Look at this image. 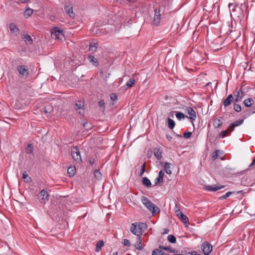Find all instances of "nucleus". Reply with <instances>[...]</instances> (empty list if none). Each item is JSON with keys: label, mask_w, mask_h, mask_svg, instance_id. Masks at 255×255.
Wrapping results in <instances>:
<instances>
[{"label": "nucleus", "mask_w": 255, "mask_h": 255, "mask_svg": "<svg viewBox=\"0 0 255 255\" xmlns=\"http://www.w3.org/2000/svg\"><path fill=\"white\" fill-rule=\"evenodd\" d=\"M135 247L138 250L142 249L141 237H137V241L135 244Z\"/></svg>", "instance_id": "obj_18"}, {"label": "nucleus", "mask_w": 255, "mask_h": 255, "mask_svg": "<svg viewBox=\"0 0 255 255\" xmlns=\"http://www.w3.org/2000/svg\"><path fill=\"white\" fill-rule=\"evenodd\" d=\"M123 244L125 246L129 247L130 246V243L129 241L126 239H125L123 241Z\"/></svg>", "instance_id": "obj_47"}, {"label": "nucleus", "mask_w": 255, "mask_h": 255, "mask_svg": "<svg viewBox=\"0 0 255 255\" xmlns=\"http://www.w3.org/2000/svg\"><path fill=\"white\" fill-rule=\"evenodd\" d=\"M88 160H89V163L91 165H93L94 163H95V160L93 157H89Z\"/></svg>", "instance_id": "obj_49"}, {"label": "nucleus", "mask_w": 255, "mask_h": 255, "mask_svg": "<svg viewBox=\"0 0 255 255\" xmlns=\"http://www.w3.org/2000/svg\"><path fill=\"white\" fill-rule=\"evenodd\" d=\"M254 113H255V111H253V112H252V114H254Z\"/></svg>", "instance_id": "obj_62"}, {"label": "nucleus", "mask_w": 255, "mask_h": 255, "mask_svg": "<svg viewBox=\"0 0 255 255\" xmlns=\"http://www.w3.org/2000/svg\"><path fill=\"white\" fill-rule=\"evenodd\" d=\"M40 196L42 197V200H46L47 201L49 200V194L45 189L42 190L40 192Z\"/></svg>", "instance_id": "obj_22"}, {"label": "nucleus", "mask_w": 255, "mask_h": 255, "mask_svg": "<svg viewBox=\"0 0 255 255\" xmlns=\"http://www.w3.org/2000/svg\"><path fill=\"white\" fill-rule=\"evenodd\" d=\"M175 122L172 120L171 119L168 118V119H167V126H168V127L172 129L174 127H175Z\"/></svg>", "instance_id": "obj_24"}, {"label": "nucleus", "mask_w": 255, "mask_h": 255, "mask_svg": "<svg viewBox=\"0 0 255 255\" xmlns=\"http://www.w3.org/2000/svg\"><path fill=\"white\" fill-rule=\"evenodd\" d=\"M75 109L77 111L78 110H80L79 111V113L80 115H83L84 114V109L83 107L84 106V103L83 102L81 101H78L77 103L75 104Z\"/></svg>", "instance_id": "obj_9"}, {"label": "nucleus", "mask_w": 255, "mask_h": 255, "mask_svg": "<svg viewBox=\"0 0 255 255\" xmlns=\"http://www.w3.org/2000/svg\"><path fill=\"white\" fill-rule=\"evenodd\" d=\"M155 184L154 185L155 186H156L159 183H161L163 182V179L159 177H158L156 179H155Z\"/></svg>", "instance_id": "obj_46"}, {"label": "nucleus", "mask_w": 255, "mask_h": 255, "mask_svg": "<svg viewBox=\"0 0 255 255\" xmlns=\"http://www.w3.org/2000/svg\"><path fill=\"white\" fill-rule=\"evenodd\" d=\"M22 179L25 180L26 182H30L31 181V179L30 177L28 176L26 171H24L22 174Z\"/></svg>", "instance_id": "obj_31"}, {"label": "nucleus", "mask_w": 255, "mask_h": 255, "mask_svg": "<svg viewBox=\"0 0 255 255\" xmlns=\"http://www.w3.org/2000/svg\"><path fill=\"white\" fill-rule=\"evenodd\" d=\"M171 164L169 162H165L164 163V170L167 174H171V171L170 170V166Z\"/></svg>", "instance_id": "obj_21"}, {"label": "nucleus", "mask_w": 255, "mask_h": 255, "mask_svg": "<svg viewBox=\"0 0 255 255\" xmlns=\"http://www.w3.org/2000/svg\"><path fill=\"white\" fill-rule=\"evenodd\" d=\"M147 226L143 223H135L131 224V227L130 229V232L134 235L138 237H141L142 234V230L144 228L146 229Z\"/></svg>", "instance_id": "obj_2"}, {"label": "nucleus", "mask_w": 255, "mask_h": 255, "mask_svg": "<svg viewBox=\"0 0 255 255\" xmlns=\"http://www.w3.org/2000/svg\"><path fill=\"white\" fill-rule=\"evenodd\" d=\"M192 255H201L200 254H198L196 252H192L191 253Z\"/></svg>", "instance_id": "obj_57"}, {"label": "nucleus", "mask_w": 255, "mask_h": 255, "mask_svg": "<svg viewBox=\"0 0 255 255\" xmlns=\"http://www.w3.org/2000/svg\"><path fill=\"white\" fill-rule=\"evenodd\" d=\"M212 246L209 243L205 242L202 243L201 249L205 255H209L212 251Z\"/></svg>", "instance_id": "obj_5"}, {"label": "nucleus", "mask_w": 255, "mask_h": 255, "mask_svg": "<svg viewBox=\"0 0 255 255\" xmlns=\"http://www.w3.org/2000/svg\"><path fill=\"white\" fill-rule=\"evenodd\" d=\"M242 88L241 87L240 89L237 91V94H235V99L234 101L235 102V103H238L242 101L244 96V92L242 91Z\"/></svg>", "instance_id": "obj_11"}, {"label": "nucleus", "mask_w": 255, "mask_h": 255, "mask_svg": "<svg viewBox=\"0 0 255 255\" xmlns=\"http://www.w3.org/2000/svg\"><path fill=\"white\" fill-rule=\"evenodd\" d=\"M254 104V101L252 98H248L244 101V104L246 107H251Z\"/></svg>", "instance_id": "obj_20"}, {"label": "nucleus", "mask_w": 255, "mask_h": 255, "mask_svg": "<svg viewBox=\"0 0 255 255\" xmlns=\"http://www.w3.org/2000/svg\"><path fill=\"white\" fill-rule=\"evenodd\" d=\"M192 132L190 131H185L183 133V137L186 138H189L191 136Z\"/></svg>", "instance_id": "obj_44"}, {"label": "nucleus", "mask_w": 255, "mask_h": 255, "mask_svg": "<svg viewBox=\"0 0 255 255\" xmlns=\"http://www.w3.org/2000/svg\"><path fill=\"white\" fill-rule=\"evenodd\" d=\"M22 39L29 44H32L33 40L29 35L26 34L23 35Z\"/></svg>", "instance_id": "obj_23"}, {"label": "nucleus", "mask_w": 255, "mask_h": 255, "mask_svg": "<svg viewBox=\"0 0 255 255\" xmlns=\"http://www.w3.org/2000/svg\"><path fill=\"white\" fill-rule=\"evenodd\" d=\"M234 193L233 192H231V191H229V192H228L227 193H226L225 195L220 197L219 198V199L220 200H224V199H227V198H228L230 195H231L232 194H233Z\"/></svg>", "instance_id": "obj_36"}, {"label": "nucleus", "mask_w": 255, "mask_h": 255, "mask_svg": "<svg viewBox=\"0 0 255 255\" xmlns=\"http://www.w3.org/2000/svg\"><path fill=\"white\" fill-rule=\"evenodd\" d=\"M162 250L167 251L168 253H177V251L173 249L172 250L170 247H165L160 245L158 248L154 250L152 252V255H169L168 254H165Z\"/></svg>", "instance_id": "obj_3"}, {"label": "nucleus", "mask_w": 255, "mask_h": 255, "mask_svg": "<svg viewBox=\"0 0 255 255\" xmlns=\"http://www.w3.org/2000/svg\"><path fill=\"white\" fill-rule=\"evenodd\" d=\"M145 162H144L141 167V171L139 173V176H142L143 174L144 171H145Z\"/></svg>", "instance_id": "obj_45"}, {"label": "nucleus", "mask_w": 255, "mask_h": 255, "mask_svg": "<svg viewBox=\"0 0 255 255\" xmlns=\"http://www.w3.org/2000/svg\"><path fill=\"white\" fill-rule=\"evenodd\" d=\"M177 136H178V137H182V136L181 135H179V134H177Z\"/></svg>", "instance_id": "obj_59"}, {"label": "nucleus", "mask_w": 255, "mask_h": 255, "mask_svg": "<svg viewBox=\"0 0 255 255\" xmlns=\"http://www.w3.org/2000/svg\"><path fill=\"white\" fill-rule=\"evenodd\" d=\"M167 240L169 242L172 244L175 243L176 242V237L172 235H169L167 237Z\"/></svg>", "instance_id": "obj_34"}, {"label": "nucleus", "mask_w": 255, "mask_h": 255, "mask_svg": "<svg viewBox=\"0 0 255 255\" xmlns=\"http://www.w3.org/2000/svg\"><path fill=\"white\" fill-rule=\"evenodd\" d=\"M154 15H157V16L161 15L159 9L158 10L157 8H154Z\"/></svg>", "instance_id": "obj_50"}, {"label": "nucleus", "mask_w": 255, "mask_h": 255, "mask_svg": "<svg viewBox=\"0 0 255 255\" xmlns=\"http://www.w3.org/2000/svg\"><path fill=\"white\" fill-rule=\"evenodd\" d=\"M83 127L86 130H88L92 128V124L86 122L83 123Z\"/></svg>", "instance_id": "obj_41"}, {"label": "nucleus", "mask_w": 255, "mask_h": 255, "mask_svg": "<svg viewBox=\"0 0 255 255\" xmlns=\"http://www.w3.org/2000/svg\"><path fill=\"white\" fill-rule=\"evenodd\" d=\"M235 127H234V126L232 127V123H231L227 129L229 131V132L230 133V132H231L232 131H233L234 130V128Z\"/></svg>", "instance_id": "obj_51"}, {"label": "nucleus", "mask_w": 255, "mask_h": 255, "mask_svg": "<svg viewBox=\"0 0 255 255\" xmlns=\"http://www.w3.org/2000/svg\"><path fill=\"white\" fill-rule=\"evenodd\" d=\"M225 187L224 185H221L218 186L216 184L212 185H209V186H206L205 187V188L206 190L210 191L215 192L218 190L223 189Z\"/></svg>", "instance_id": "obj_10"}, {"label": "nucleus", "mask_w": 255, "mask_h": 255, "mask_svg": "<svg viewBox=\"0 0 255 255\" xmlns=\"http://www.w3.org/2000/svg\"><path fill=\"white\" fill-rule=\"evenodd\" d=\"M99 106L101 107L102 111H104L105 110V102L103 100H101L98 102Z\"/></svg>", "instance_id": "obj_40"}, {"label": "nucleus", "mask_w": 255, "mask_h": 255, "mask_svg": "<svg viewBox=\"0 0 255 255\" xmlns=\"http://www.w3.org/2000/svg\"><path fill=\"white\" fill-rule=\"evenodd\" d=\"M33 13V10L30 8L26 9L24 11L25 15L30 16Z\"/></svg>", "instance_id": "obj_42"}, {"label": "nucleus", "mask_w": 255, "mask_h": 255, "mask_svg": "<svg viewBox=\"0 0 255 255\" xmlns=\"http://www.w3.org/2000/svg\"><path fill=\"white\" fill-rule=\"evenodd\" d=\"M255 167V158L253 160L252 162L250 164L249 167Z\"/></svg>", "instance_id": "obj_54"}, {"label": "nucleus", "mask_w": 255, "mask_h": 255, "mask_svg": "<svg viewBox=\"0 0 255 255\" xmlns=\"http://www.w3.org/2000/svg\"><path fill=\"white\" fill-rule=\"evenodd\" d=\"M17 71L20 75L27 77L29 75L28 69L23 65H19L17 67Z\"/></svg>", "instance_id": "obj_8"}, {"label": "nucleus", "mask_w": 255, "mask_h": 255, "mask_svg": "<svg viewBox=\"0 0 255 255\" xmlns=\"http://www.w3.org/2000/svg\"><path fill=\"white\" fill-rule=\"evenodd\" d=\"M234 97L232 94H230L228 95L227 98L224 100L223 102V105L225 106V107H227L230 105L232 102L234 100Z\"/></svg>", "instance_id": "obj_13"}, {"label": "nucleus", "mask_w": 255, "mask_h": 255, "mask_svg": "<svg viewBox=\"0 0 255 255\" xmlns=\"http://www.w3.org/2000/svg\"><path fill=\"white\" fill-rule=\"evenodd\" d=\"M66 12L71 18H74L75 16V14L73 11V7L72 6H70V7H69V8L68 9V10H67V11Z\"/></svg>", "instance_id": "obj_32"}, {"label": "nucleus", "mask_w": 255, "mask_h": 255, "mask_svg": "<svg viewBox=\"0 0 255 255\" xmlns=\"http://www.w3.org/2000/svg\"><path fill=\"white\" fill-rule=\"evenodd\" d=\"M9 29L11 33H15L16 35L19 33L18 28L13 23L9 24Z\"/></svg>", "instance_id": "obj_16"}, {"label": "nucleus", "mask_w": 255, "mask_h": 255, "mask_svg": "<svg viewBox=\"0 0 255 255\" xmlns=\"http://www.w3.org/2000/svg\"><path fill=\"white\" fill-rule=\"evenodd\" d=\"M229 133V131L228 130V129H226L225 130L222 131L219 134V136L221 137L222 138H224L228 135Z\"/></svg>", "instance_id": "obj_39"}, {"label": "nucleus", "mask_w": 255, "mask_h": 255, "mask_svg": "<svg viewBox=\"0 0 255 255\" xmlns=\"http://www.w3.org/2000/svg\"><path fill=\"white\" fill-rule=\"evenodd\" d=\"M94 176L96 179L100 180L101 179L102 174L99 169H95L94 171Z\"/></svg>", "instance_id": "obj_35"}, {"label": "nucleus", "mask_w": 255, "mask_h": 255, "mask_svg": "<svg viewBox=\"0 0 255 255\" xmlns=\"http://www.w3.org/2000/svg\"><path fill=\"white\" fill-rule=\"evenodd\" d=\"M243 122H244L243 119L238 120L232 123V126L236 127L239 126L241 125V124H242L243 123Z\"/></svg>", "instance_id": "obj_33"}, {"label": "nucleus", "mask_w": 255, "mask_h": 255, "mask_svg": "<svg viewBox=\"0 0 255 255\" xmlns=\"http://www.w3.org/2000/svg\"><path fill=\"white\" fill-rule=\"evenodd\" d=\"M71 155L75 161L77 162L81 161L80 152L77 146H74L72 149Z\"/></svg>", "instance_id": "obj_6"}, {"label": "nucleus", "mask_w": 255, "mask_h": 255, "mask_svg": "<svg viewBox=\"0 0 255 255\" xmlns=\"http://www.w3.org/2000/svg\"><path fill=\"white\" fill-rule=\"evenodd\" d=\"M142 184L147 188H150L151 186V183L150 180L148 179L146 177L142 178Z\"/></svg>", "instance_id": "obj_19"}, {"label": "nucleus", "mask_w": 255, "mask_h": 255, "mask_svg": "<svg viewBox=\"0 0 255 255\" xmlns=\"http://www.w3.org/2000/svg\"><path fill=\"white\" fill-rule=\"evenodd\" d=\"M222 119V118L219 117L214 120L213 122V126L215 128H218L223 124Z\"/></svg>", "instance_id": "obj_15"}, {"label": "nucleus", "mask_w": 255, "mask_h": 255, "mask_svg": "<svg viewBox=\"0 0 255 255\" xmlns=\"http://www.w3.org/2000/svg\"><path fill=\"white\" fill-rule=\"evenodd\" d=\"M220 151L219 150H215L214 152L212 153V158L214 159H216L218 158V156L219 155V153Z\"/></svg>", "instance_id": "obj_43"}, {"label": "nucleus", "mask_w": 255, "mask_h": 255, "mask_svg": "<svg viewBox=\"0 0 255 255\" xmlns=\"http://www.w3.org/2000/svg\"><path fill=\"white\" fill-rule=\"evenodd\" d=\"M104 243L102 240L99 241L97 243L95 251L99 252L100 250L103 247Z\"/></svg>", "instance_id": "obj_26"}, {"label": "nucleus", "mask_w": 255, "mask_h": 255, "mask_svg": "<svg viewBox=\"0 0 255 255\" xmlns=\"http://www.w3.org/2000/svg\"><path fill=\"white\" fill-rule=\"evenodd\" d=\"M63 36L62 31L57 27H54L51 31V37L55 39H61Z\"/></svg>", "instance_id": "obj_7"}, {"label": "nucleus", "mask_w": 255, "mask_h": 255, "mask_svg": "<svg viewBox=\"0 0 255 255\" xmlns=\"http://www.w3.org/2000/svg\"><path fill=\"white\" fill-rule=\"evenodd\" d=\"M33 146L32 144L29 143L27 145V148L25 149V152L27 154H31L33 152Z\"/></svg>", "instance_id": "obj_29"}, {"label": "nucleus", "mask_w": 255, "mask_h": 255, "mask_svg": "<svg viewBox=\"0 0 255 255\" xmlns=\"http://www.w3.org/2000/svg\"><path fill=\"white\" fill-rule=\"evenodd\" d=\"M175 212L176 216L181 220L184 224L189 223V220L188 217L184 215L180 210L176 206L175 208Z\"/></svg>", "instance_id": "obj_4"}, {"label": "nucleus", "mask_w": 255, "mask_h": 255, "mask_svg": "<svg viewBox=\"0 0 255 255\" xmlns=\"http://www.w3.org/2000/svg\"><path fill=\"white\" fill-rule=\"evenodd\" d=\"M153 153L157 159L159 160L162 158V150L160 149V148L155 147L153 149Z\"/></svg>", "instance_id": "obj_14"}, {"label": "nucleus", "mask_w": 255, "mask_h": 255, "mask_svg": "<svg viewBox=\"0 0 255 255\" xmlns=\"http://www.w3.org/2000/svg\"><path fill=\"white\" fill-rule=\"evenodd\" d=\"M110 98L112 101H116L118 99V97L115 93H112Z\"/></svg>", "instance_id": "obj_48"}, {"label": "nucleus", "mask_w": 255, "mask_h": 255, "mask_svg": "<svg viewBox=\"0 0 255 255\" xmlns=\"http://www.w3.org/2000/svg\"><path fill=\"white\" fill-rule=\"evenodd\" d=\"M164 175V173L162 170H161L159 172L158 177L163 179Z\"/></svg>", "instance_id": "obj_53"}, {"label": "nucleus", "mask_w": 255, "mask_h": 255, "mask_svg": "<svg viewBox=\"0 0 255 255\" xmlns=\"http://www.w3.org/2000/svg\"><path fill=\"white\" fill-rule=\"evenodd\" d=\"M187 114L189 115V118L192 121H194L196 118L195 111L191 107H188L186 108Z\"/></svg>", "instance_id": "obj_12"}, {"label": "nucleus", "mask_w": 255, "mask_h": 255, "mask_svg": "<svg viewBox=\"0 0 255 255\" xmlns=\"http://www.w3.org/2000/svg\"><path fill=\"white\" fill-rule=\"evenodd\" d=\"M210 84V82H209V83H208L206 84V86H208V85H209V84Z\"/></svg>", "instance_id": "obj_61"}, {"label": "nucleus", "mask_w": 255, "mask_h": 255, "mask_svg": "<svg viewBox=\"0 0 255 255\" xmlns=\"http://www.w3.org/2000/svg\"><path fill=\"white\" fill-rule=\"evenodd\" d=\"M88 60L91 62L93 65L97 66L99 64V62L97 58H95L92 55H89L87 57Z\"/></svg>", "instance_id": "obj_17"}, {"label": "nucleus", "mask_w": 255, "mask_h": 255, "mask_svg": "<svg viewBox=\"0 0 255 255\" xmlns=\"http://www.w3.org/2000/svg\"><path fill=\"white\" fill-rule=\"evenodd\" d=\"M70 6H72L71 5V4L70 3H66L65 7H64V9H65V11L66 12L67 10H68V9L69 8V7H70Z\"/></svg>", "instance_id": "obj_52"}, {"label": "nucleus", "mask_w": 255, "mask_h": 255, "mask_svg": "<svg viewBox=\"0 0 255 255\" xmlns=\"http://www.w3.org/2000/svg\"><path fill=\"white\" fill-rule=\"evenodd\" d=\"M231 5H232V3H230L229 4V5H228L229 7H230V6H231Z\"/></svg>", "instance_id": "obj_60"}, {"label": "nucleus", "mask_w": 255, "mask_h": 255, "mask_svg": "<svg viewBox=\"0 0 255 255\" xmlns=\"http://www.w3.org/2000/svg\"><path fill=\"white\" fill-rule=\"evenodd\" d=\"M160 15H154L153 19V23L155 25H158L160 22Z\"/></svg>", "instance_id": "obj_38"}, {"label": "nucleus", "mask_w": 255, "mask_h": 255, "mask_svg": "<svg viewBox=\"0 0 255 255\" xmlns=\"http://www.w3.org/2000/svg\"><path fill=\"white\" fill-rule=\"evenodd\" d=\"M135 81L134 78H131L127 82L126 85L128 88L132 87L135 84Z\"/></svg>", "instance_id": "obj_30"}, {"label": "nucleus", "mask_w": 255, "mask_h": 255, "mask_svg": "<svg viewBox=\"0 0 255 255\" xmlns=\"http://www.w3.org/2000/svg\"><path fill=\"white\" fill-rule=\"evenodd\" d=\"M46 113H47V111H46V110L45 109V111Z\"/></svg>", "instance_id": "obj_63"}, {"label": "nucleus", "mask_w": 255, "mask_h": 255, "mask_svg": "<svg viewBox=\"0 0 255 255\" xmlns=\"http://www.w3.org/2000/svg\"><path fill=\"white\" fill-rule=\"evenodd\" d=\"M67 173L70 177L73 176L76 173L75 168L73 167H69L67 169Z\"/></svg>", "instance_id": "obj_28"}, {"label": "nucleus", "mask_w": 255, "mask_h": 255, "mask_svg": "<svg viewBox=\"0 0 255 255\" xmlns=\"http://www.w3.org/2000/svg\"><path fill=\"white\" fill-rule=\"evenodd\" d=\"M169 232V230L168 229H167V228L163 229L162 234H166L168 233Z\"/></svg>", "instance_id": "obj_55"}, {"label": "nucleus", "mask_w": 255, "mask_h": 255, "mask_svg": "<svg viewBox=\"0 0 255 255\" xmlns=\"http://www.w3.org/2000/svg\"><path fill=\"white\" fill-rule=\"evenodd\" d=\"M98 43H91L90 44L89 51L93 52H95L98 48Z\"/></svg>", "instance_id": "obj_25"}, {"label": "nucleus", "mask_w": 255, "mask_h": 255, "mask_svg": "<svg viewBox=\"0 0 255 255\" xmlns=\"http://www.w3.org/2000/svg\"><path fill=\"white\" fill-rule=\"evenodd\" d=\"M175 113V116L179 120H181L182 119H184L186 116L184 115V114L181 112H172V113Z\"/></svg>", "instance_id": "obj_27"}, {"label": "nucleus", "mask_w": 255, "mask_h": 255, "mask_svg": "<svg viewBox=\"0 0 255 255\" xmlns=\"http://www.w3.org/2000/svg\"><path fill=\"white\" fill-rule=\"evenodd\" d=\"M234 109L237 112H240L242 110V108L240 105L237 104L234 102Z\"/></svg>", "instance_id": "obj_37"}, {"label": "nucleus", "mask_w": 255, "mask_h": 255, "mask_svg": "<svg viewBox=\"0 0 255 255\" xmlns=\"http://www.w3.org/2000/svg\"><path fill=\"white\" fill-rule=\"evenodd\" d=\"M141 200L143 204L153 214L160 212V209L145 196H141Z\"/></svg>", "instance_id": "obj_1"}, {"label": "nucleus", "mask_w": 255, "mask_h": 255, "mask_svg": "<svg viewBox=\"0 0 255 255\" xmlns=\"http://www.w3.org/2000/svg\"><path fill=\"white\" fill-rule=\"evenodd\" d=\"M15 109H18L19 108L17 107L16 105L14 106Z\"/></svg>", "instance_id": "obj_58"}, {"label": "nucleus", "mask_w": 255, "mask_h": 255, "mask_svg": "<svg viewBox=\"0 0 255 255\" xmlns=\"http://www.w3.org/2000/svg\"><path fill=\"white\" fill-rule=\"evenodd\" d=\"M166 138H167V139L169 141H171V140L172 138V137L171 136H170L169 135H166Z\"/></svg>", "instance_id": "obj_56"}]
</instances>
